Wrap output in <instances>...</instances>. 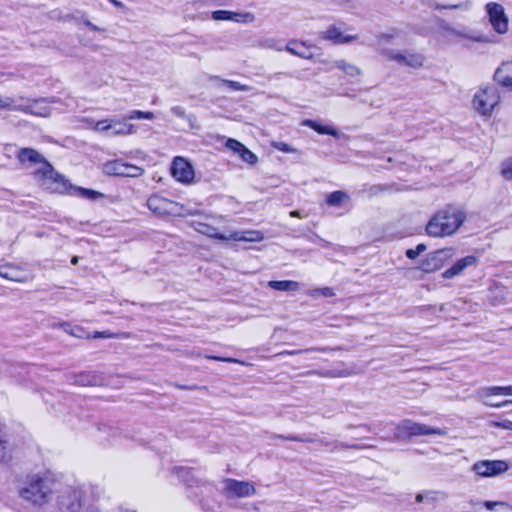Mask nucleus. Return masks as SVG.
<instances>
[{
    "label": "nucleus",
    "instance_id": "45",
    "mask_svg": "<svg viewBox=\"0 0 512 512\" xmlns=\"http://www.w3.org/2000/svg\"><path fill=\"white\" fill-rule=\"evenodd\" d=\"M226 148L233 151L236 154H240L241 150L244 148L245 145H243L241 142H239L236 139L228 138L225 143Z\"/></svg>",
    "mask_w": 512,
    "mask_h": 512
},
{
    "label": "nucleus",
    "instance_id": "28",
    "mask_svg": "<svg viewBox=\"0 0 512 512\" xmlns=\"http://www.w3.org/2000/svg\"><path fill=\"white\" fill-rule=\"evenodd\" d=\"M231 238L235 241H250V242H258L263 239V235L260 231H242V232H234L231 235Z\"/></svg>",
    "mask_w": 512,
    "mask_h": 512
},
{
    "label": "nucleus",
    "instance_id": "2",
    "mask_svg": "<svg viewBox=\"0 0 512 512\" xmlns=\"http://www.w3.org/2000/svg\"><path fill=\"white\" fill-rule=\"evenodd\" d=\"M16 158L21 164H39L40 167L34 171L35 178L42 180L43 185H46L54 192L65 193L73 188L64 176L58 173L37 150L28 147L21 148L17 152Z\"/></svg>",
    "mask_w": 512,
    "mask_h": 512
},
{
    "label": "nucleus",
    "instance_id": "15",
    "mask_svg": "<svg viewBox=\"0 0 512 512\" xmlns=\"http://www.w3.org/2000/svg\"><path fill=\"white\" fill-rule=\"evenodd\" d=\"M171 173L173 177L182 183H190L194 178L192 165L182 157H175L172 162Z\"/></svg>",
    "mask_w": 512,
    "mask_h": 512
},
{
    "label": "nucleus",
    "instance_id": "51",
    "mask_svg": "<svg viewBox=\"0 0 512 512\" xmlns=\"http://www.w3.org/2000/svg\"><path fill=\"white\" fill-rule=\"evenodd\" d=\"M171 112L179 118H187L188 120L191 118V116L186 115L185 109L182 106H173Z\"/></svg>",
    "mask_w": 512,
    "mask_h": 512
},
{
    "label": "nucleus",
    "instance_id": "52",
    "mask_svg": "<svg viewBox=\"0 0 512 512\" xmlns=\"http://www.w3.org/2000/svg\"><path fill=\"white\" fill-rule=\"evenodd\" d=\"M309 374H315V375H319L322 377H337V376H339V374H337L336 372L331 371V370H323V371L313 370V371H310Z\"/></svg>",
    "mask_w": 512,
    "mask_h": 512
},
{
    "label": "nucleus",
    "instance_id": "18",
    "mask_svg": "<svg viewBox=\"0 0 512 512\" xmlns=\"http://www.w3.org/2000/svg\"><path fill=\"white\" fill-rule=\"evenodd\" d=\"M478 263V258L474 255L465 256L456 261L450 268L442 273L444 279H452L460 275L465 269L475 266Z\"/></svg>",
    "mask_w": 512,
    "mask_h": 512
},
{
    "label": "nucleus",
    "instance_id": "60",
    "mask_svg": "<svg viewBox=\"0 0 512 512\" xmlns=\"http://www.w3.org/2000/svg\"><path fill=\"white\" fill-rule=\"evenodd\" d=\"M79 262V257L78 256H73L72 259H71V263L73 265H77Z\"/></svg>",
    "mask_w": 512,
    "mask_h": 512
},
{
    "label": "nucleus",
    "instance_id": "55",
    "mask_svg": "<svg viewBox=\"0 0 512 512\" xmlns=\"http://www.w3.org/2000/svg\"><path fill=\"white\" fill-rule=\"evenodd\" d=\"M495 426L512 431V421H510V420H504L502 422H496Z\"/></svg>",
    "mask_w": 512,
    "mask_h": 512
},
{
    "label": "nucleus",
    "instance_id": "54",
    "mask_svg": "<svg viewBox=\"0 0 512 512\" xmlns=\"http://www.w3.org/2000/svg\"><path fill=\"white\" fill-rule=\"evenodd\" d=\"M293 73L290 72H278L269 76L270 81L280 80L282 77H292Z\"/></svg>",
    "mask_w": 512,
    "mask_h": 512
},
{
    "label": "nucleus",
    "instance_id": "3",
    "mask_svg": "<svg viewBox=\"0 0 512 512\" xmlns=\"http://www.w3.org/2000/svg\"><path fill=\"white\" fill-rule=\"evenodd\" d=\"M465 219L464 211L454 206H446L430 218L425 231L430 237L435 238L451 236L464 223Z\"/></svg>",
    "mask_w": 512,
    "mask_h": 512
},
{
    "label": "nucleus",
    "instance_id": "39",
    "mask_svg": "<svg viewBox=\"0 0 512 512\" xmlns=\"http://www.w3.org/2000/svg\"><path fill=\"white\" fill-rule=\"evenodd\" d=\"M239 156L244 162H246L250 165H254L258 161V157L252 151H250L246 146H244V148L241 150V153L239 154Z\"/></svg>",
    "mask_w": 512,
    "mask_h": 512
},
{
    "label": "nucleus",
    "instance_id": "9",
    "mask_svg": "<svg viewBox=\"0 0 512 512\" xmlns=\"http://www.w3.org/2000/svg\"><path fill=\"white\" fill-rule=\"evenodd\" d=\"M485 10L493 30L498 34H505L508 31L509 22L503 6L496 2H489Z\"/></svg>",
    "mask_w": 512,
    "mask_h": 512
},
{
    "label": "nucleus",
    "instance_id": "12",
    "mask_svg": "<svg viewBox=\"0 0 512 512\" xmlns=\"http://www.w3.org/2000/svg\"><path fill=\"white\" fill-rule=\"evenodd\" d=\"M104 171L108 175L120 177H139L144 172L143 168L124 162L120 159L106 163Z\"/></svg>",
    "mask_w": 512,
    "mask_h": 512
},
{
    "label": "nucleus",
    "instance_id": "31",
    "mask_svg": "<svg viewBox=\"0 0 512 512\" xmlns=\"http://www.w3.org/2000/svg\"><path fill=\"white\" fill-rule=\"evenodd\" d=\"M215 80L219 81L220 86L228 87L229 89L233 91H249L250 87L247 85H243L240 82L233 81V80H225L220 79L219 77H214Z\"/></svg>",
    "mask_w": 512,
    "mask_h": 512
},
{
    "label": "nucleus",
    "instance_id": "42",
    "mask_svg": "<svg viewBox=\"0 0 512 512\" xmlns=\"http://www.w3.org/2000/svg\"><path fill=\"white\" fill-rule=\"evenodd\" d=\"M435 10H442V9H450V10H456V9H462V10H468L470 8V5L468 3H458V4H449V5H443L439 3H435L431 6Z\"/></svg>",
    "mask_w": 512,
    "mask_h": 512
},
{
    "label": "nucleus",
    "instance_id": "50",
    "mask_svg": "<svg viewBox=\"0 0 512 512\" xmlns=\"http://www.w3.org/2000/svg\"><path fill=\"white\" fill-rule=\"evenodd\" d=\"M7 444H8V442L5 439L0 438V448L3 451V454L1 456V461L4 464H8L12 459V457L10 455H7L5 452V450L7 448Z\"/></svg>",
    "mask_w": 512,
    "mask_h": 512
},
{
    "label": "nucleus",
    "instance_id": "44",
    "mask_svg": "<svg viewBox=\"0 0 512 512\" xmlns=\"http://www.w3.org/2000/svg\"><path fill=\"white\" fill-rule=\"evenodd\" d=\"M501 175L506 180H512V158H509L501 164Z\"/></svg>",
    "mask_w": 512,
    "mask_h": 512
},
{
    "label": "nucleus",
    "instance_id": "59",
    "mask_svg": "<svg viewBox=\"0 0 512 512\" xmlns=\"http://www.w3.org/2000/svg\"><path fill=\"white\" fill-rule=\"evenodd\" d=\"M110 3H112L115 7H122L123 4L122 2L118 1V0H108Z\"/></svg>",
    "mask_w": 512,
    "mask_h": 512
},
{
    "label": "nucleus",
    "instance_id": "35",
    "mask_svg": "<svg viewBox=\"0 0 512 512\" xmlns=\"http://www.w3.org/2000/svg\"><path fill=\"white\" fill-rule=\"evenodd\" d=\"M321 443L325 444L326 446H331V450L334 451V450H340V449H362L364 448V446L362 445H359V444H347V443H344V442H324L323 440H321Z\"/></svg>",
    "mask_w": 512,
    "mask_h": 512
},
{
    "label": "nucleus",
    "instance_id": "7",
    "mask_svg": "<svg viewBox=\"0 0 512 512\" xmlns=\"http://www.w3.org/2000/svg\"><path fill=\"white\" fill-rule=\"evenodd\" d=\"M399 436L415 437L422 435H444L445 432L440 428L430 427L425 424L416 423L406 419L397 426Z\"/></svg>",
    "mask_w": 512,
    "mask_h": 512
},
{
    "label": "nucleus",
    "instance_id": "56",
    "mask_svg": "<svg viewBox=\"0 0 512 512\" xmlns=\"http://www.w3.org/2000/svg\"><path fill=\"white\" fill-rule=\"evenodd\" d=\"M321 294L325 297H332L334 296V291L332 288L324 287L321 289Z\"/></svg>",
    "mask_w": 512,
    "mask_h": 512
},
{
    "label": "nucleus",
    "instance_id": "10",
    "mask_svg": "<svg viewBox=\"0 0 512 512\" xmlns=\"http://www.w3.org/2000/svg\"><path fill=\"white\" fill-rule=\"evenodd\" d=\"M453 255V248L439 249L431 252L427 254L425 259L421 262L420 268L426 273L434 272L441 269Z\"/></svg>",
    "mask_w": 512,
    "mask_h": 512
},
{
    "label": "nucleus",
    "instance_id": "63",
    "mask_svg": "<svg viewBox=\"0 0 512 512\" xmlns=\"http://www.w3.org/2000/svg\"><path fill=\"white\" fill-rule=\"evenodd\" d=\"M382 37H385L387 39H391L392 38V36H386V35H383Z\"/></svg>",
    "mask_w": 512,
    "mask_h": 512
},
{
    "label": "nucleus",
    "instance_id": "41",
    "mask_svg": "<svg viewBox=\"0 0 512 512\" xmlns=\"http://www.w3.org/2000/svg\"><path fill=\"white\" fill-rule=\"evenodd\" d=\"M272 438H279L283 440H289V441H297V442H313L314 439L307 437L305 435H280V434H274Z\"/></svg>",
    "mask_w": 512,
    "mask_h": 512
},
{
    "label": "nucleus",
    "instance_id": "26",
    "mask_svg": "<svg viewBox=\"0 0 512 512\" xmlns=\"http://www.w3.org/2000/svg\"><path fill=\"white\" fill-rule=\"evenodd\" d=\"M127 119H125V117L123 118V120H119V119H114V122H113V128H111L112 130V135H128V134H133L136 132V127L132 124H129L126 122Z\"/></svg>",
    "mask_w": 512,
    "mask_h": 512
},
{
    "label": "nucleus",
    "instance_id": "1",
    "mask_svg": "<svg viewBox=\"0 0 512 512\" xmlns=\"http://www.w3.org/2000/svg\"><path fill=\"white\" fill-rule=\"evenodd\" d=\"M18 495L36 507L47 505L56 490L57 480L50 471L30 472L17 479Z\"/></svg>",
    "mask_w": 512,
    "mask_h": 512
},
{
    "label": "nucleus",
    "instance_id": "36",
    "mask_svg": "<svg viewBox=\"0 0 512 512\" xmlns=\"http://www.w3.org/2000/svg\"><path fill=\"white\" fill-rule=\"evenodd\" d=\"M448 498V494L444 491H426L425 499L430 502L445 501Z\"/></svg>",
    "mask_w": 512,
    "mask_h": 512
},
{
    "label": "nucleus",
    "instance_id": "22",
    "mask_svg": "<svg viewBox=\"0 0 512 512\" xmlns=\"http://www.w3.org/2000/svg\"><path fill=\"white\" fill-rule=\"evenodd\" d=\"M303 125L313 129L314 131H316L317 133L319 134H322V135H331L335 138H348L347 135L339 132L335 127L333 126H328V125H322L321 123L315 121V120H311V119H306L304 120L303 122Z\"/></svg>",
    "mask_w": 512,
    "mask_h": 512
},
{
    "label": "nucleus",
    "instance_id": "29",
    "mask_svg": "<svg viewBox=\"0 0 512 512\" xmlns=\"http://www.w3.org/2000/svg\"><path fill=\"white\" fill-rule=\"evenodd\" d=\"M335 67L342 70L349 77H358L362 74L361 70L350 63H347L345 60H337L335 61Z\"/></svg>",
    "mask_w": 512,
    "mask_h": 512
},
{
    "label": "nucleus",
    "instance_id": "30",
    "mask_svg": "<svg viewBox=\"0 0 512 512\" xmlns=\"http://www.w3.org/2000/svg\"><path fill=\"white\" fill-rule=\"evenodd\" d=\"M445 30L448 31L449 33L455 35V36L471 39V40H473L475 42H480V43L489 42L488 37L485 36V35L472 36V35L466 34L463 31H458L455 28H452L450 26L445 27Z\"/></svg>",
    "mask_w": 512,
    "mask_h": 512
},
{
    "label": "nucleus",
    "instance_id": "37",
    "mask_svg": "<svg viewBox=\"0 0 512 512\" xmlns=\"http://www.w3.org/2000/svg\"><path fill=\"white\" fill-rule=\"evenodd\" d=\"M78 195H80L83 198L90 199V200H96L103 196L102 193L92 190V189H86V188H75Z\"/></svg>",
    "mask_w": 512,
    "mask_h": 512
},
{
    "label": "nucleus",
    "instance_id": "25",
    "mask_svg": "<svg viewBox=\"0 0 512 512\" xmlns=\"http://www.w3.org/2000/svg\"><path fill=\"white\" fill-rule=\"evenodd\" d=\"M484 391H485V394L488 396H492V395H511L512 396V386H493V387L486 388ZM508 403H512V399L509 401H504L502 403L485 402L486 405L493 406V407H501Z\"/></svg>",
    "mask_w": 512,
    "mask_h": 512
},
{
    "label": "nucleus",
    "instance_id": "34",
    "mask_svg": "<svg viewBox=\"0 0 512 512\" xmlns=\"http://www.w3.org/2000/svg\"><path fill=\"white\" fill-rule=\"evenodd\" d=\"M478 504L490 511H495L496 507L500 506L503 507L506 512H512V506L503 501H483L479 502Z\"/></svg>",
    "mask_w": 512,
    "mask_h": 512
},
{
    "label": "nucleus",
    "instance_id": "33",
    "mask_svg": "<svg viewBox=\"0 0 512 512\" xmlns=\"http://www.w3.org/2000/svg\"><path fill=\"white\" fill-rule=\"evenodd\" d=\"M269 286L279 291H289L297 286V283L289 280L270 281Z\"/></svg>",
    "mask_w": 512,
    "mask_h": 512
},
{
    "label": "nucleus",
    "instance_id": "46",
    "mask_svg": "<svg viewBox=\"0 0 512 512\" xmlns=\"http://www.w3.org/2000/svg\"><path fill=\"white\" fill-rule=\"evenodd\" d=\"M425 250H426V245L421 243V244H418L414 249H407L405 252V255L407 258L414 260Z\"/></svg>",
    "mask_w": 512,
    "mask_h": 512
},
{
    "label": "nucleus",
    "instance_id": "40",
    "mask_svg": "<svg viewBox=\"0 0 512 512\" xmlns=\"http://www.w3.org/2000/svg\"><path fill=\"white\" fill-rule=\"evenodd\" d=\"M67 18L70 19V20H74L76 21L77 23H83L85 26L89 27L91 30L93 31H98V32H104L105 29L104 28H101L95 24H93L92 22H90L88 19L86 18H78L77 16L71 14V15H67Z\"/></svg>",
    "mask_w": 512,
    "mask_h": 512
},
{
    "label": "nucleus",
    "instance_id": "4",
    "mask_svg": "<svg viewBox=\"0 0 512 512\" xmlns=\"http://www.w3.org/2000/svg\"><path fill=\"white\" fill-rule=\"evenodd\" d=\"M172 473L176 474L177 477L191 490L189 494L190 498L199 500L204 493H212L213 486L201 478L194 475V470L187 467L175 466L172 468Z\"/></svg>",
    "mask_w": 512,
    "mask_h": 512
},
{
    "label": "nucleus",
    "instance_id": "43",
    "mask_svg": "<svg viewBox=\"0 0 512 512\" xmlns=\"http://www.w3.org/2000/svg\"><path fill=\"white\" fill-rule=\"evenodd\" d=\"M328 349L327 348H308V349H304V350H285V351H282L278 354L275 355V357H282V356H285V355H296V354H301V353H309V352H312V351H321V352H324V351H327Z\"/></svg>",
    "mask_w": 512,
    "mask_h": 512
},
{
    "label": "nucleus",
    "instance_id": "27",
    "mask_svg": "<svg viewBox=\"0 0 512 512\" xmlns=\"http://www.w3.org/2000/svg\"><path fill=\"white\" fill-rule=\"evenodd\" d=\"M349 200V195L341 190L331 192L326 197V203L331 207H341L344 203L348 202Z\"/></svg>",
    "mask_w": 512,
    "mask_h": 512
},
{
    "label": "nucleus",
    "instance_id": "49",
    "mask_svg": "<svg viewBox=\"0 0 512 512\" xmlns=\"http://www.w3.org/2000/svg\"><path fill=\"white\" fill-rule=\"evenodd\" d=\"M273 146L277 150H279L281 152H285V153H294L297 151L295 148H293L292 146H290L289 144H287L285 142H275V143H273Z\"/></svg>",
    "mask_w": 512,
    "mask_h": 512
},
{
    "label": "nucleus",
    "instance_id": "58",
    "mask_svg": "<svg viewBox=\"0 0 512 512\" xmlns=\"http://www.w3.org/2000/svg\"><path fill=\"white\" fill-rule=\"evenodd\" d=\"M82 331V329L80 327H76L75 329H73L70 333L74 336H77V337H81L80 334H78V332Z\"/></svg>",
    "mask_w": 512,
    "mask_h": 512
},
{
    "label": "nucleus",
    "instance_id": "32",
    "mask_svg": "<svg viewBox=\"0 0 512 512\" xmlns=\"http://www.w3.org/2000/svg\"><path fill=\"white\" fill-rule=\"evenodd\" d=\"M198 226L199 227L197 228V230L199 232H201L202 234H205V235H208L210 237L220 239V240L227 239L225 235L217 233L216 228L211 225L199 223Z\"/></svg>",
    "mask_w": 512,
    "mask_h": 512
},
{
    "label": "nucleus",
    "instance_id": "19",
    "mask_svg": "<svg viewBox=\"0 0 512 512\" xmlns=\"http://www.w3.org/2000/svg\"><path fill=\"white\" fill-rule=\"evenodd\" d=\"M212 19L216 21L230 20L237 23H252L255 19L250 12H232L227 10H216L212 12Z\"/></svg>",
    "mask_w": 512,
    "mask_h": 512
},
{
    "label": "nucleus",
    "instance_id": "61",
    "mask_svg": "<svg viewBox=\"0 0 512 512\" xmlns=\"http://www.w3.org/2000/svg\"><path fill=\"white\" fill-rule=\"evenodd\" d=\"M290 215H291L292 217H300V213H299V211H297V210L292 211V212L290 213Z\"/></svg>",
    "mask_w": 512,
    "mask_h": 512
},
{
    "label": "nucleus",
    "instance_id": "13",
    "mask_svg": "<svg viewBox=\"0 0 512 512\" xmlns=\"http://www.w3.org/2000/svg\"><path fill=\"white\" fill-rule=\"evenodd\" d=\"M269 47L275 48L277 51L285 50L292 55L308 60L314 58L317 50L316 46L298 40H290L285 46L269 44Z\"/></svg>",
    "mask_w": 512,
    "mask_h": 512
},
{
    "label": "nucleus",
    "instance_id": "53",
    "mask_svg": "<svg viewBox=\"0 0 512 512\" xmlns=\"http://www.w3.org/2000/svg\"><path fill=\"white\" fill-rule=\"evenodd\" d=\"M205 358L210 359V360H215V361L228 362V363L238 362L236 359L230 358V357H219V356H213V355H206Z\"/></svg>",
    "mask_w": 512,
    "mask_h": 512
},
{
    "label": "nucleus",
    "instance_id": "20",
    "mask_svg": "<svg viewBox=\"0 0 512 512\" xmlns=\"http://www.w3.org/2000/svg\"><path fill=\"white\" fill-rule=\"evenodd\" d=\"M493 78L500 86L512 90V60L503 62L496 69Z\"/></svg>",
    "mask_w": 512,
    "mask_h": 512
},
{
    "label": "nucleus",
    "instance_id": "57",
    "mask_svg": "<svg viewBox=\"0 0 512 512\" xmlns=\"http://www.w3.org/2000/svg\"><path fill=\"white\" fill-rule=\"evenodd\" d=\"M425 496H426V492H424V493H418V494L416 495V498H415L416 502H418V503H422V502H424V501L426 500V499H425Z\"/></svg>",
    "mask_w": 512,
    "mask_h": 512
},
{
    "label": "nucleus",
    "instance_id": "62",
    "mask_svg": "<svg viewBox=\"0 0 512 512\" xmlns=\"http://www.w3.org/2000/svg\"><path fill=\"white\" fill-rule=\"evenodd\" d=\"M344 96H347V97H350V98H354L355 96L353 94H350V93H345L343 94Z\"/></svg>",
    "mask_w": 512,
    "mask_h": 512
},
{
    "label": "nucleus",
    "instance_id": "5",
    "mask_svg": "<svg viewBox=\"0 0 512 512\" xmlns=\"http://www.w3.org/2000/svg\"><path fill=\"white\" fill-rule=\"evenodd\" d=\"M84 492L78 487H67L56 497L59 512H80L83 507Z\"/></svg>",
    "mask_w": 512,
    "mask_h": 512
},
{
    "label": "nucleus",
    "instance_id": "8",
    "mask_svg": "<svg viewBox=\"0 0 512 512\" xmlns=\"http://www.w3.org/2000/svg\"><path fill=\"white\" fill-rule=\"evenodd\" d=\"M381 54L390 61H395L399 65L412 68H419L423 65L424 56L420 53H412L409 51H397L394 49H383Z\"/></svg>",
    "mask_w": 512,
    "mask_h": 512
},
{
    "label": "nucleus",
    "instance_id": "14",
    "mask_svg": "<svg viewBox=\"0 0 512 512\" xmlns=\"http://www.w3.org/2000/svg\"><path fill=\"white\" fill-rule=\"evenodd\" d=\"M255 493V487L248 481H238L234 479L225 480L224 494L227 498L231 497H249Z\"/></svg>",
    "mask_w": 512,
    "mask_h": 512
},
{
    "label": "nucleus",
    "instance_id": "21",
    "mask_svg": "<svg viewBox=\"0 0 512 512\" xmlns=\"http://www.w3.org/2000/svg\"><path fill=\"white\" fill-rule=\"evenodd\" d=\"M321 37L332 41L334 44L349 43L357 39L356 35H343L341 30L335 25L329 26L326 31L322 32Z\"/></svg>",
    "mask_w": 512,
    "mask_h": 512
},
{
    "label": "nucleus",
    "instance_id": "6",
    "mask_svg": "<svg viewBox=\"0 0 512 512\" xmlns=\"http://www.w3.org/2000/svg\"><path fill=\"white\" fill-rule=\"evenodd\" d=\"M499 93L495 87L486 86L474 94L473 107L483 116H489L499 102Z\"/></svg>",
    "mask_w": 512,
    "mask_h": 512
},
{
    "label": "nucleus",
    "instance_id": "48",
    "mask_svg": "<svg viewBox=\"0 0 512 512\" xmlns=\"http://www.w3.org/2000/svg\"><path fill=\"white\" fill-rule=\"evenodd\" d=\"M121 336H124L123 333H119V334H115V333H112L111 331L109 330H105V331H101V332H95L92 336V338L94 339H98V338H118V337H121Z\"/></svg>",
    "mask_w": 512,
    "mask_h": 512
},
{
    "label": "nucleus",
    "instance_id": "38",
    "mask_svg": "<svg viewBox=\"0 0 512 512\" xmlns=\"http://www.w3.org/2000/svg\"><path fill=\"white\" fill-rule=\"evenodd\" d=\"M153 118H154V114L152 112H144V111H140V110H133L127 116H125V119H128V120H134V119L152 120Z\"/></svg>",
    "mask_w": 512,
    "mask_h": 512
},
{
    "label": "nucleus",
    "instance_id": "23",
    "mask_svg": "<svg viewBox=\"0 0 512 512\" xmlns=\"http://www.w3.org/2000/svg\"><path fill=\"white\" fill-rule=\"evenodd\" d=\"M0 276L7 280L24 283L29 280V276L24 274L18 267L12 265H2L0 267Z\"/></svg>",
    "mask_w": 512,
    "mask_h": 512
},
{
    "label": "nucleus",
    "instance_id": "17",
    "mask_svg": "<svg viewBox=\"0 0 512 512\" xmlns=\"http://www.w3.org/2000/svg\"><path fill=\"white\" fill-rule=\"evenodd\" d=\"M40 101L41 100H33L28 105H24V106L20 105V106H17V107H13V109L14 110H18V111H23L25 113L33 114V115L47 116L49 114L48 108L44 107V108H41V109H37V104ZM13 103H14V100L12 98H10V97H7L5 99H1L0 98V108L11 109L12 106H13Z\"/></svg>",
    "mask_w": 512,
    "mask_h": 512
},
{
    "label": "nucleus",
    "instance_id": "11",
    "mask_svg": "<svg viewBox=\"0 0 512 512\" xmlns=\"http://www.w3.org/2000/svg\"><path fill=\"white\" fill-rule=\"evenodd\" d=\"M509 465L505 460H480L472 465L471 470L481 477H495L505 473Z\"/></svg>",
    "mask_w": 512,
    "mask_h": 512
},
{
    "label": "nucleus",
    "instance_id": "16",
    "mask_svg": "<svg viewBox=\"0 0 512 512\" xmlns=\"http://www.w3.org/2000/svg\"><path fill=\"white\" fill-rule=\"evenodd\" d=\"M67 380L79 386H97L103 381V378L95 371H82L67 376Z\"/></svg>",
    "mask_w": 512,
    "mask_h": 512
},
{
    "label": "nucleus",
    "instance_id": "24",
    "mask_svg": "<svg viewBox=\"0 0 512 512\" xmlns=\"http://www.w3.org/2000/svg\"><path fill=\"white\" fill-rule=\"evenodd\" d=\"M146 204L148 209L151 210L153 213L162 215L167 213V206L169 202L165 198L154 194L147 199Z\"/></svg>",
    "mask_w": 512,
    "mask_h": 512
},
{
    "label": "nucleus",
    "instance_id": "47",
    "mask_svg": "<svg viewBox=\"0 0 512 512\" xmlns=\"http://www.w3.org/2000/svg\"><path fill=\"white\" fill-rule=\"evenodd\" d=\"M114 119H103L96 123L95 130L97 131H110L113 128Z\"/></svg>",
    "mask_w": 512,
    "mask_h": 512
}]
</instances>
